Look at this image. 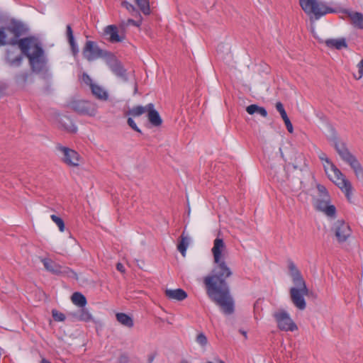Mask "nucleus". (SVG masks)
<instances>
[{"label":"nucleus","instance_id":"f257e3e1","mask_svg":"<svg viewBox=\"0 0 363 363\" xmlns=\"http://www.w3.org/2000/svg\"><path fill=\"white\" fill-rule=\"evenodd\" d=\"M213 263L212 273L203 278L206 294L225 314L230 315L233 313L234 302L226 279L232 276L233 272L225 260Z\"/></svg>","mask_w":363,"mask_h":363},{"label":"nucleus","instance_id":"f03ea898","mask_svg":"<svg viewBox=\"0 0 363 363\" xmlns=\"http://www.w3.org/2000/svg\"><path fill=\"white\" fill-rule=\"evenodd\" d=\"M18 44L21 53L25 54L29 59L34 72H40L45 69L46 60L43 50L36 38H25L18 40Z\"/></svg>","mask_w":363,"mask_h":363},{"label":"nucleus","instance_id":"7ed1b4c3","mask_svg":"<svg viewBox=\"0 0 363 363\" xmlns=\"http://www.w3.org/2000/svg\"><path fill=\"white\" fill-rule=\"evenodd\" d=\"M289 270L294 284L289 291L291 302L298 309L303 311L306 307L304 297L308 296L309 290L301 272L293 262L289 264Z\"/></svg>","mask_w":363,"mask_h":363},{"label":"nucleus","instance_id":"20e7f679","mask_svg":"<svg viewBox=\"0 0 363 363\" xmlns=\"http://www.w3.org/2000/svg\"><path fill=\"white\" fill-rule=\"evenodd\" d=\"M325 172L330 181H332L345 195L350 199L352 194V185L346 176L330 161L327 160L324 164Z\"/></svg>","mask_w":363,"mask_h":363},{"label":"nucleus","instance_id":"39448f33","mask_svg":"<svg viewBox=\"0 0 363 363\" xmlns=\"http://www.w3.org/2000/svg\"><path fill=\"white\" fill-rule=\"evenodd\" d=\"M26 31V28L21 22L14 20L8 22L0 28V45H15Z\"/></svg>","mask_w":363,"mask_h":363},{"label":"nucleus","instance_id":"423d86ee","mask_svg":"<svg viewBox=\"0 0 363 363\" xmlns=\"http://www.w3.org/2000/svg\"><path fill=\"white\" fill-rule=\"evenodd\" d=\"M334 147L341 159L351 167L357 179L363 182V167L357 157L349 151L343 143L335 142Z\"/></svg>","mask_w":363,"mask_h":363},{"label":"nucleus","instance_id":"0eeeda50","mask_svg":"<svg viewBox=\"0 0 363 363\" xmlns=\"http://www.w3.org/2000/svg\"><path fill=\"white\" fill-rule=\"evenodd\" d=\"M299 5L308 15L313 14L318 18L327 13H333L335 10L329 7L325 2L318 0H298Z\"/></svg>","mask_w":363,"mask_h":363},{"label":"nucleus","instance_id":"6e6552de","mask_svg":"<svg viewBox=\"0 0 363 363\" xmlns=\"http://www.w3.org/2000/svg\"><path fill=\"white\" fill-rule=\"evenodd\" d=\"M273 316L277 322V327L281 330L293 332L298 329L297 325L286 311L279 310L273 314Z\"/></svg>","mask_w":363,"mask_h":363},{"label":"nucleus","instance_id":"1a4fd4ad","mask_svg":"<svg viewBox=\"0 0 363 363\" xmlns=\"http://www.w3.org/2000/svg\"><path fill=\"white\" fill-rule=\"evenodd\" d=\"M69 107L79 114L87 115L89 116H96L98 108L95 104L82 100H74L71 101L69 104Z\"/></svg>","mask_w":363,"mask_h":363},{"label":"nucleus","instance_id":"9d476101","mask_svg":"<svg viewBox=\"0 0 363 363\" xmlns=\"http://www.w3.org/2000/svg\"><path fill=\"white\" fill-rule=\"evenodd\" d=\"M332 232L339 242H345L352 233L349 225L342 220H337L333 223Z\"/></svg>","mask_w":363,"mask_h":363},{"label":"nucleus","instance_id":"9b49d317","mask_svg":"<svg viewBox=\"0 0 363 363\" xmlns=\"http://www.w3.org/2000/svg\"><path fill=\"white\" fill-rule=\"evenodd\" d=\"M83 55L88 61H93L96 59L104 57L106 52L100 49L96 43L88 40L83 48Z\"/></svg>","mask_w":363,"mask_h":363},{"label":"nucleus","instance_id":"f8f14e48","mask_svg":"<svg viewBox=\"0 0 363 363\" xmlns=\"http://www.w3.org/2000/svg\"><path fill=\"white\" fill-rule=\"evenodd\" d=\"M42 262L45 268L52 274H65L68 277L77 279L76 273L68 267L61 266L50 259H43Z\"/></svg>","mask_w":363,"mask_h":363},{"label":"nucleus","instance_id":"ddd939ff","mask_svg":"<svg viewBox=\"0 0 363 363\" xmlns=\"http://www.w3.org/2000/svg\"><path fill=\"white\" fill-rule=\"evenodd\" d=\"M211 252L213 257V262L225 260L226 257L228 256V250L226 245L222 238L218 236L213 240V245L211 249Z\"/></svg>","mask_w":363,"mask_h":363},{"label":"nucleus","instance_id":"4468645a","mask_svg":"<svg viewBox=\"0 0 363 363\" xmlns=\"http://www.w3.org/2000/svg\"><path fill=\"white\" fill-rule=\"evenodd\" d=\"M57 150L61 153L62 160L67 165L77 167L79 162V155L74 150L63 146H58Z\"/></svg>","mask_w":363,"mask_h":363},{"label":"nucleus","instance_id":"2eb2a0df","mask_svg":"<svg viewBox=\"0 0 363 363\" xmlns=\"http://www.w3.org/2000/svg\"><path fill=\"white\" fill-rule=\"evenodd\" d=\"M6 61L11 67H18L21 65L23 57L20 48L11 47L8 49L6 54Z\"/></svg>","mask_w":363,"mask_h":363},{"label":"nucleus","instance_id":"dca6fc26","mask_svg":"<svg viewBox=\"0 0 363 363\" xmlns=\"http://www.w3.org/2000/svg\"><path fill=\"white\" fill-rule=\"evenodd\" d=\"M147 108V116L150 123L154 126H160L162 123V120L159 113L155 109L154 105L148 104Z\"/></svg>","mask_w":363,"mask_h":363},{"label":"nucleus","instance_id":"f3484780","mask_svg":"<svg viewBox=\"0 0 363 363\" xmlns=\"http://www.w3.org/2000/svg\"><path fill=\"white\" fill-rule=\"evenodd\" d=\"M104 35L108 37V39L111 43L121 42L123 39V36L118 35V28L114 25L107 26L104 28Z\"/></svg>","mask_w":363,"mask_h":363},{"label":"nucleus","instance_id":"a211bd4d","mask_svg":"<svg viewBox=\"0 0 363 363\" xmlns=\"http://www.w3.org/2000/svg\"><path fill=\"white\" fill-rule=\"evenodd\" d=\"M345 14L350 18L351 23L356 28L363 29V14L359 12L345 11Z\"/></svg>","mask_w":363,"mask_h":363},{"label":"nucleus","instance_id":"6ab92c4d","mask_svg":"<svg viewBox=\"0 0 363 363\" xmlns=\"http://www.w3.org/2000/svg\"><path fill=\"white\" fill-rule=\"evenodd\" d=\"M165 295L169 299L183 301L187 297V294L182 289H166Z\"/></svg>","mask_w":363,"mask_h":363},{"label":"nucleus","instance_id":"aec40b11","mask_svg":"<svg viewBox=\"0 0 363 363\" xmlns=\"http://www.w3.org/2000/svg\"><path fill=\"white\" fill-rule=\"evenodd\" d=\"M91 90L92 94L100 100L106 101L108 98V92L97 84H91Z\"/></svg>","mask_w":363,"mask_h":363},{"label":"nucleus","instance_id":"412c9836","mask_svg":"<svg viewBox=\"0 0 363 363\" xmlns=\"http://www.w3.org/2000/svg\"><path fill=\"white\" fill-rule=\"evenodd\" d=\"M108 64L109 67H111V69H112V71L116 74H117L118 76L124 75L125 70L123 69V68L122 67L121 64L113 57H111L109 59Z\"/></svg>","mask_w":363,"mask_h":363},{"label":"nucleus","instance_id":"4be33fe9","mask_svg":"<svg viewBox=\"0 0 363 363\" xmlns=\"http://www.w3.org/2000/svg\"><path fill=\"white\" fill-rule=\"evenodd\" d=\"M190 242L191 239L189 237L184 235V233L181 235L180 240L177 245V249L183 257L186 256V249L189 247Z\"/></svg>","mask_w":363,"mask_h":363},{"label":"nucleus","instance_id":"5701e85b","mask_svg":"<svg viewBox=\"0 0 363 363\" xmlns=\"http://www.w3.org/2000/svg\"><path fill=\"white\" fill-rule=\"evenodd\" d=\"M71 301L74 305L81 308H84L87 303L86 297L79 292H74L71 296Z\"/></svg>","mask_w":363,"mask_h":363},{"label":"nucleus","instance_id":"b1692460","mask_svg":"<svg viewBox=\"0 0 363 363\" xmlns=\"http://www.w3.org/2000/svg\"><path fill=\"white\" fill-rule=\"evenodd\" d=\"M117 320L123 325L132 328L133 326V319L125 313H118L116 315Z\"/></svg>","mask_w":363,"mask_h":363},{"label":"nucleus","instance_id":"393cba45","mask_svg":"<svg viewBox=\"0 0 363 363\" xmlns=\"http://www.w3.org/2000/svg\"><path fill=\"white\" fill-rule=\"evenodd\" d=\"M79 321H84L86 323L93 322L95 323L97 322L89 310L85 308H82L79 310Z\"/></svg>","mask_w":363,"mask_h":363},{"label":"nucleus","instance_id":"a878e982","mask_svg":"<svg viewBox=\"0 0 363 363\" xmlns=\"http://www.w3.org/2000/svg\"><path fill=\"white\" fill-rule=\"evenodd\" d=\"M148 111L147 104L145 106H137L133 107L131 109L128 110L126 112V115H130L133 117H138L143 113H147Z\"/></svg>","mask_w":363,"mask_h":363},{"label":"nucleus","instance_id":"bb28decb","mask_svg":"<svg viewBox=\"0 0 363 363\" xmlns=\"http://www.w3.org/2000/svg\"><path fill=\"white\" fill-rule=\"evenodd\" d=\"M325 44L329 48H335L337 50L347 47L345 39H329L325 41Z\"/></svg>","mask_w":363,"mask_h":363},{"label":"nucleus","instance_id":"cd10ccee","mask_svg":"<svg viewBox=\"0 0 363 363\" xmlns=\"http://www.w3.org/2000/svg\"><path fill=\"white\" fill-rule=\"evenodd\" d=\"M246 111L250 115H252V114L257 113L264 118L267 116V112L266 109L264 108L259 106L256 104H252V105L248 106L246 108Z\"/></svg>","mask_w":363,"mask_h":363},{"label":"nucleus","instance_id":"c85d7f7f","mask_svg":"<svg viewBox=\"0 0 363 363\" xmlns=\"http://www.w3.org/2000/svg\"><path fill=\"white\" fill-rule=\"evenodd\" d=\"M330 202V196H328L327 199L323 198H317L315 201V206L317 209L323 211L328 205Z\"/></svg>","mask_w":363,"mask_h":363},{"label":"nucleus","instance_id":"c756f323","mask_svg":"<svg viewBox=\"0 0 363 363\" xmlns=\"http://www.w3.org/2000/svg\"><path fill=\"white\" fill-rule=\"evenodd\" d=\"M135 1L145 15L150 13V3L148 0H135Z\"/></svg>","mask_w":363,"mask_h":363},{"label":"nucleus","instance_id":"7c9ffc66","mask_svg":"<svg viewBox=\"0 0 363 363\" xmlns=\"http://www.w3.org/2000/svg\"><path fill=\"white\" fill-rule=\"evenodd\" d=\"M50 218L57 225L60 231L63 232L65 230V226L62 219L55 215H52Z\"/></svg>","mask_w":363,"mask_h":363},{"label":"nucleus","instance_id":"2f4dec72","mask_svg":"<svg viewBox=\"0 0 363 363\" xmlns=\"http://www.w3.org/2000/svg\"><path fill=\"white\" fill-rule=\"evenodd\" d=\"M196 341L202 347H205L208 344L207 337L203 333L197 335Z\"/></svg>","mask_w":363,"mask_h":363},{"label":"nucleus","instance_id":"473e14b6","mask_svg":"<svg viewBox=\"0 0 363 363\" xmlns=\"http://www.w3.org/2000/svg\"><path fill=\"white\" fill-rule=\"evenodd\" d=\"M52 315L55 321L62 322L65 320V315L56 309L52 311Z\"/></svg>","mask_w":363,"mask_h":363},{"label":"nucleus","instance_id":"72a5a7b5","mask_svg":"<svg viewBox=\"0 0 363 363\" xmlns=\"http://www.w3.org/2000/svg\"><path fill=\"white\" fill-rule=\"evenodd\" d=\"M317 189H318V191L319 194V195H318L319 198L324 197L325 199H327L328 196H329L328 192L324 186H323L321 184H318Z\"/></svg>","mask_w":363,"mask_h":363},{"label":"nucleus","instance_id":"f704fd0d","mask_svg":"<svg viewBox=\"0 0 363 363\" xmlns=\"http://www.w3.org/2000/svg\"><path fill=\"white\" fill-rule=\"evenodd\" d=\"M133 25L135 26H140V23L139 22H136L135 21H133V19H128L127 21H121V29H125L128 25Z\"/></svg>","mask_w":363,"mask_h":363},{"label":"nucleus","instance_id":"c9c22d12","mask_svg":"<svg viewBox=\"0 0 363 363\" xmlns=\"http://www.w3.org/2000/svg\"><path fill=\"white\" fill-rule=\"evenodd\" d=\"M357 67L358 69V72L357 74L354 73V77L356 79H359L363 76V59L357 64Z\"/></svg>","mask_w":363,"mask_h":363},{"label":"nucleus","instance_id":"e433bc0d","mask_svg":"<svg viewBox=\"0 0 363 363\" xmlns=\"http://www.w3.org/2000/svg\"><path fill=\"white\" fill-rule=\"evenodd\" d=\"M335 207L333 205H328L323 211L327 216H334L335 214Z\"/></svg>","mask_w":363,"mask_h":363},{"label":"nucleus","instance_id":"4c0bfd02","mask_svg":"<svg viewBox=\"0 0 363 363\" xmlns=\"http://www.w3.org/2000/svg\"><path fill=\"white\" fill-rule=\"evenodd\" d=\"M127 122L129 126L131 127V128H133L134 130L139 133L141 132L140 130L137 126V125L135 124V121L131 118H128Z\"/></svg>","mask_w":363,"mask_h":363},{"label":"nucleus","instance_id":"58836bf2","mask_svg":"<svg viewBox=\"0 0 363 363\" xmlns=\"http://www.w3.org/2000/svg\"><path fill=\"white\" fill-rule=\"evenodd\" d=\"M67 36L68 38V41L72 42V40H74V35H73V32H72V28L69 25L67 26Z\"/></svg>","mask_w":363,"mask_h":363},{"label":"nucleus","instance_id":"ea45409f","mask_svg":"<svg viewBox=\"0 0 363 363\" xmlns=\"http://www.w3.org/2000/svg\"><path fill=\"white\" fill-rule=\"evenodd\" d=\"M69 43L71 46V48H72V50L73 52V54L74 55H76L77 52H78V48H77V45L74 41V40H72V41H69Z\"/></svg>","mask_w":363,"mask_h":363},{"label":"nucleus","instance_id":"a19ab883","mask_svg":"<svg viewBox=\"0 0 363 363\" xmlns=\"http://www.w3.org/2000/svg\"><path fill=\"white\" fill-rule=\"evenodd\" d=\"M122 4L130 12L134 11L135 10V7L128 2H123Z\"/></svg>","mask_w":363,"mask_h":363},{"label":"nucleus","instance_id":"79ce46f5","mask_svg":"<svg viewBox=\"0 0 363 363\" xmlns=\"http://www.w3.org/2000/svg\"><path fill=\"white\" fill-rule=\"evenodd\" d=\"M83 80L84 81L85 83L89 84L90 86H91V84H94L92 82L91 79L89 77V76L86 74H83Z\"/></svg>","mask_w":363,"mask_h":363},{"label":"nucleus","instance_id":"37998d69","mask_svg":"<svg viewBox=\"0 0 363 363\" xmlns=\"http://www.w3.org/2000/svg\"><path fill=\"white\" fill-rule=\"evenodd\" d=\"M83 80L84 81L85 83L89 84L90 86H91V84H94L92 82L91 79L89 77V76L86 74H83Z\"/></svg>","mask_w":363,"mask_h":363},{"label":"nucleus","instance_id":"c03bdc74","mask_svg":"<svg viewBox=\"0 0 363 363\" xmlns=\"http://www.w3.org/2000/svg\"><path fill=\"white\" fill-rule=\"evenodd\" d=\"M284 123H285V125H286V128H287L288 131H289V133H293V130H294V129H293V125H292V124H291V123L290 120H289V121H287L284 122Z\"/></svg>","mask_w":363,"mask_h":363},{"label":"nucleus","instance_id":"a18cd8bd","mask_svg":"<svg viewBox=\"0 0 363 363\" xmlns=\"http://www.w3.org/2000/svg\"><path fill=\"white\" fill-rule=\"evenodd\" d=\"M79 310L75 312L69 313V315L75 320H79Z\"/></svg>","mask_w":363,"mask_h":363},{"label":"nucleus","instance_id":"49530a36","mask_svg":"<svg viewBox=\"0 0 363 363\" xmlns=\"http://www.w3.org/2000/svg\"><path fill=\"white\" fill-rule=\"evenodd\" d=\"M276 108H277V110L279 113L283 112L284 111H285L284 108L283 104L281 102H277L276 104Z\"/></svg>","mask_w":363,"mask_h":363},{"label":"nucleus","instance_id":"de8ad7c7","mask_svg":"<svg viewBox=\"0 0 363 363\" xmlns=\"http://www.w3.org/2000/svg\"><path fill=\"white\" fill-rule=\"evenodd\" d=\"M116 269H117L118 271H119L121 273H124L125 271L124 266L121 263H120V262L117 263Z\"/></svg>","mask_w":363,"mask_h":363},{"label":"nucleus","instance_id":"09e8293b","mask_svg":"<svg viewBox=\"0 0 363 363\" xmlns=\"http://www.w3.org/2000/svg\"><path fill=\"white\" fill-rule=\"evenodd\" d=\"M281 115V117L282 118L284 122H286L289 120V117L287 116L286 111H284L283 112L279 113Z\"/></svg>","mask_w":363,"mask_h":363},{"label":"nucleus","instance_id":"8fccbe9b","mask_svg":"<svg viewBox=\"0 0 363 363\" xmlns=\"http://www.w3.org/2000/svg\"><path fill=\"white\" fill-rule=\"evenodd\" d=\"M320 159L322 160V161H324L325 163L323 164H327V160H330L328 157L326 156L325 154L324 153H322L320 155Z\"/></svg>","mask_w":363,"mask_h":363},{"label":"nucleus","instance_id":"3c124183","mask_svg":"<svg viewBox=\"0 0 363 363\" xmlns=\"http://www.w3.org/2000/svg\"><path fill=\"white\" fill-rule=\"evenodd\" d=\"M239 332H240V334H242L244 336V337L245 339L247 338V332L246 331H245L243 330H240Z\"/></svg>","mask_w":363,"mask_h":363},{"label":"nucleus","instance_id":"603ef678","mask_svg":"<svg viewBox=\"0 0 363 363\" xmlns=\"http://www.w3.org/2000/svg\"><path fill=\"white\" fill-rule=\"evenodd\" d=\"M155 358V356L153 354H151L148 357V361H149V363H152L153 359Z\"/></svg>","mask_w":363,"mask_h":363},{"label":"nucleus","instance_id":"864d4df0","mask_svg":"<svg viewBox=\"0 0 363 363\" xmlns=\"http://www.w3.org/2000/svg\"><path fill=\"white\" fill-rule=\"evenodd\" d=\"M180 363H189L187 360L183 359Z\"/></svg>","mask_w":363,"mask_h":363}]
</instances>
